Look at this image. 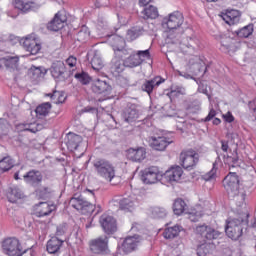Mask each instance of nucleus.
<instances>
[{"label":"nucleus","instance_id":"f257e3e1","mask_svg":"<svg viewBox=\"0 0 256 256\" xmlns=\"http://www.w3.org/2000/svg\"><path fill=\"white\" fill-rule=\"evenodd\" d=\"M183 14L179 11L174 12L169 15V18H165L162 22V26L164 29H168L169 32L165 38V45L169 47V45H179L181 44V34L176 32L181 25H183Z\"/></svg>","mask_w":256,"mask_h":256},{"label":"nucleus","instance_id":"f03ea898","mask_svg":"<svg viewBox=\"0 0 256 256\" xmlns=\"http://www.w3.org/2000/svg\"><path fill=\"white\" fill-rule=\"evenodd\" d=\"M195 232L196 235H199L201 239L205 242L198 245L196 249L197 256H206L209 253V244H207V241H215L217 239H221V237L223 236L222 232L205 224L198 225L195 229Z\"/></svg>","mask_w":256,"mask_h":256},{"label":"nucleus","instance_id":"7ed1b4c3","mask_svg":"<svg viewBox=\"0 0 256 256\" xmlns=\"http://www.w3.org/2000/svg\"><path fill=\"white\" fill-rule=\"evenodd\" d=\"M92 165L98 177H101L105 181H109V183L115 179L116 170L112 161L105 158H96L93 160Z\"/></svg>","mask_w":256,"mask_h":256},{"label":"nucleus","instance_id":"20e7f679","mask_svg":"<svg viewBox=\"0 0 256 256\" xmlns=\"http://www.w3.org/2000/svg\"><path fill=\"white\" fill-rule=\"evenodd\" d=\"M243 223H245L243 218H234L226 221L225 233L227 237L232 241H239L243 237Z\"/></svg>","mask_w":256,"mask_h":256},{"label":"nucleus","instance_id":"39448f33","mask_svg":"<svg viewBox=\"0 0 256 256\" xmlns=\"http://www.w3.org/2000/svg\"><path fill=\"white\" fill-rule=\"evenodd\" d=\"M199 158V153L192 148L180 153V163L186 171H193L199 164Z\"/></svg>","mask_w":256,"mask_h":256},{"label":"nucleus","instance_id":"423d86ee","mask_svg":"<svg viewBox=\"0 0 256 256\" xmlns=\"http://www.w3.org/2000/svg\"><path fill=\"white\" fill-rule=\"evenodd\" d=\"M89 247L94 255H109L111 253V250H109V236L103 235L90 240Z\"/></svg>","mask_w":256,"mask_h":256},{"label":"nucleus","instance_id":"0eeeda50","mask_svg":"<svg viewBox=\"0 0 256 256\" xmlns=\"http://www.w3.org/2000/svg\"><path fill=\"white\" fill-rule=\"evenodd\" d=\"M241 184V177L237 172H230L223 179V187L228 193L229 197H237L239 195V185Z\"/></svg>","mask_w":256,"mask_h":256},{"label":"nucleus","instance_id":"6e6552de","mask_svg":"<svg viewBox=\"0 0 256 256\" xmlns=\"http://www.w3.org/2000/svg\"><path fill=\"white\" fill-rule=\"evenodd\" d=\"M163 175L160 174L157 166H151L141 171V181L146 185L157 183Z\"/></svg>","mask_w":256,"mask_h":256},{"label":"nucleus","instance_id":"1a4fd4ad","mask_svg":"<svg viewBox=\"0 0 256 256\" xmlns=\"http://www.w3.org/2000/svg\"><path fill=\"white\" fill-rule=\"evenodd\" d=\"M50 73L56 81H67V78L69 77L67 66H65L63 61L53 62L50 67Z\"/></svg>","mask_w":256,"mask_h":256},{"label":"nucleus","instance_id":"9d476101","mask_svg":"<svg viewBox=\"0 0 256 256\" xmlns=\"http://www.w3.org/2000/svg\"><path fill=\"white\" fill-rule=\"evenodd\" d=\"M2 250L5 255L19 256L21 255V243L17 238L5 239L2 243Z\"/></svg>","mask_w":256,"mask_h":256},{"label":"nucleus","instance_id":"9b49d317","mask_svg":"<svg viewBox=\"0 0 256 256\" xmlns=\"http://www.w3.org/2000/svg\"><path fill=\"white\" fill-rule=\"evenodd\" d=\"M67 23V15L65 14V11H58L51 22L47 23V29L48 31H61L65 27V24Z\"/></svg>","mask_w":256,"mask_h":256},{"label":"nucleus","instance_id":"f8f14e48","mask_svg":"<svg viewBox=\"0 0 256 256\" xmlns=\"http://www.w3.org/2000/svg\"><path fill=\"white\" fill-rule=\"evenodd\" d=\"M23 179L29 187L39 189L41 183H43V174L39 170L32 169L23 176Z\"/></svg>","mask_w":256,"mask_h":256},{"label":"nucleus","instance_id":"ddd939ff","mask_svg":"<svg viewBox=\"0 0 256 256\" xmlns=\"http://www.w3.org/2000/svg\"><path fill=\"white\" fill-rule=\"evenodd\" d=\"M100 224L106 235L117 233V220L113 216L103 214L100 217Z\"/></svg>","mask_w":256,"mask_h":256},{"label":"nucleus","instance_id":"4468645a","mask_svg":"<svg viewBox=\"0 0 256 256\" xmlns=\"http://www.w3.org/2000/svg\"><path fill=\"white\" fill-rule=\"evenodd\" d=\"M171 143L173 142L165 136H151L149 138L150 147L154 151H165Z\"/></svg>","mask_w":256,"mask_h":256},{"label":"nucleus","instance_id":"2eb2a0df","mask_svg":"<svg viewBox=\"0 0 256 256\" xmlns=\"http://www.w3.org/2000/svg\"><path fill=\"white\" fill-rule=\"evenodd\" d=\"M91 90L96 95H110L113 87L106 80L97 79L92 82Z\"/></svg>","mask_w":256,"mask_h":256},{"label":"nucleus","instance_id":"dca6fc26","mask_svg":"<svg viewBox=\"0 0 256 256\" xmlns=\"http://www.w3.org/2000/svg\"><path fill=\"white\" fill-rule=\"evenodd\" d=\"M139 243H141V236H127L121 244V249L124 253H132V251L137 249Z\"/></svg>","mask_w":256,"mask_h":256},{"label":"nucleus","instance_id":"f3484780","mask_svg":"<svg viewBox=\"0 0 256 256\" xmlns=\"http://www.w3.org/2000/svg\"><path fill=\"white\" fill-rule=\"evenodd\" d=\"M55 211V205L40 202L34 206V215L37 217H49Z\"/></svg>","mask_w":256,"mask_h":256},{"label":"nucleus","instance_id":"a211bd4d","mask_svg":"<svg viewBox=\"0 0 256 256\" xmlns=\"http://www.w3.org/2000/svg\"><path fill=\"white\" fill-rule=\"evenodd\" d=\"M126 157L129 159V161H133L134 163H141L147 157V151H145V148H130L126 152Z\"/></svg>","mask_w":256,"mask_h":256},{"label":"nucleus","instance_id":"6ab92c4d","mask_svg":"<svg viewBox=\"0 0 256 256\" xmlns=\"http://www.w3.org/2000/svg\"><path fill=\"white\" fill-rule=\"evenodd\" d=\"M182 176L183 168H181V166L171 167L163 175L164 179H166L168 183H177V181L181 180Z\"/></svg>","mask_w":256,"mask_h":256},{"label":"nucleus","instance_id":"aec40b11","mask_svg":"<svg viewBox=\"0 0 256 256\" xmlns=\"http://www.w3.org/2000/svg\"><path fill=\"white\" fill-rule=\"evenodd\" d=\"M20 45H22V47H24V49L27 50L30 55H37V53L41 51V44L30 38H22Z\"/></svg>","mask_w":256,"mask_h":256},{"label":"nucleus","instance_id":"412c9836","mask_svg":"<svg viewBox=\"0 0 256 256\" xmlns=\"http://www.w3.org/2000/svg\"><path fill=\"white\" fill-rule=\"evenodd\" d=\"M88 57H92L90 65L94 71H101V69L105 67V63L103 62V58H101L99 51L93 50L89 52Z\"/></svg>","mask_w":256,"mask_h":256},{"label":"nucleus","instance_id":"4be33fe9","mask_svg":"<svg viewBox=\"0 0 256 256\" xmlns=\"http://www.w3.org/2000/svg\"><path fill=\"white\" fill-rule=\"evenodd\" d=\"M64 241L58 237H52L46 245V251L50 253V255H57L61 251V247H63Z\"/></svg>","mask_w":256,"mask_h":256},{"label":"nucleus","instance_id":"5701e85b","mask_svg":"<svg viewBox=\"0 0 256 256\" xmlns=\"http://www.w3.org/2000/svg\"><path fill=\"white\" fill-rule=\"evenodd\" d=\"M165 79L157 76L154 77L151 80H145V82L142 84V91H145L146 93H148V95H151L153 93V89L155 87H159V85H161V83H164Z\"/></svg>","mask_w":256,"mask_h":256},{"label":"nucleus","instance_id":"b1692460","mask_svg":"<svg viewBox=\"0 0 256 256\" xmlns=\"http://www.w3.org/2000/svg\"><path fill=\"white\" fill-rule=\"evenodd\" d=\"M125 61L122 59L114 58L111 61L110 72L114 77H119L123 71H125Z\"/></svg>","mask_w":256,"mask_h":256},{"label":"nucleus","instance_id":"393cba45","mask_svg":"<svg viewBox=\"0 0 256 256\" xmlns=\"http://www.w3.org/2000/svg\"><path fill=\"white\" fill-rule=\"evenodd\" d=\"M18 65L19 57L17 56H6L0 58V69H3L4 67L6 69H17Z\"/></svg>","mask_w":256,"mask_h":256},{"label":"nucleus","instance_id":"a878e982","mask_svg":"<svg viewBox=\"0 0 256 256\" xmlns=\"http://www.w3.org/2000/svg\"><path fill=\"white\" fill-rule=\"evenodd\" d=\"M7 199L10 203H17L19 199H25V193L18 187H10L7 193Z\"/></svg>","mask_w":256,"mask_h":256},{"label":"nucleus","instance_id":"bb28decb","mask_svg":"<svg viewBox=\"0 0 256 256\" xmlns=\"http://www.w3.org/2000/svg\"><path fill=\"white\" fill-rule=\"evenodd\" d=\"M81 143V136L73 133H69L67 136L66 146L71 152L77 151Z\"/></svg>","mask_w":256,"mask_h":256},{"label":"nucleus","instance_id":"cd10ccee","mask_svg":"<svg viewBox=\"0 0 256 256\" xmlns=\"http://www.w3.org/2000/svg\"><path fill=\"white\" fill-rule=\"evenodd\" d=\"M114 43L112 44V49L114 53H122L127 55V49H125V39L120 36H113Z\"/></svg>","mask_w":256,"mask_h":256},{"label":"nucleus","instance_id":"c85d7f7f","mask_svg":"<svg viewBox=\"0 0 256 256\" xmlns=\"http://www.w3.org/2000/svg\"><path fill=\"white\" fill-rule=\"evenodd\" d=\"M143 33H145L143 26H133L127 31L126 39L127 41H135V39H139Z\"/></svg>","mask_w":256,"mask_h":256},{"label":"nucleus","instance_id":"c756f323","mask_svg":"<svg viewBox=\"0 0 256 256\" xmlns=\"http://www.w3.org/2000/svg\"><path fill=\"white\" fill-rule=\"evenodd\" d=\"M14 5L15 8L22 11V13H28V11H33L35 3H33L31 0H15Z\"/></svg>","mask_w":256,"mask_h":256},{"label":"nucleus","instance_id":"7c9ffc66","mask_svg":"<svg viewBox=\"0 0 256 256\" xmlns=\"http://www.w3.org/2000/svg\"><path fill=\"white\" fill-rule=\"evenodd\" d=\"M14 5L15 8L22 11V13H28V11H33L35 3H33L31 0H15Z\"/></svg>","mask_w":256,"mask_h":256},{"label":"nucleus","instance_id":"2f4dec72","mask_svg":"<svg viewBox=\"0 0 256 256\" xmlns=\"http://www.w3.org/2000/svg\"><path fill=\"white\" fill-rule=\"evenodd\" d=\"M172 209L174 215H183V213L187 211V203H185V200H183V198H177L174 200Z\"/></svg>","mask_w":256,"mask_h":256},{"label":"nucleus","instance_id":"473e14b6","mask_svg":"<svg viewBox=\"0 0 256 256\" xmlns=\"http://www.w3.org/2000/svg\"><path fill=\"white\" fill-rule=\"evenodd\" d=\"M222 19L227 23V25H235L239 21V11L231 10L222 14Z\"/></svg>","mask_w":256,"mask_h":256},{"label":"nucleus","instance_id":"72a5a7b5","mask_svg":"<svg viewBox=\"0 0 256 256\" xmlns=\"http://www.w3.org/2000/svg\"><path fill=\"white\" fill-rule=\"evenodd\" d=\"M119 209L131 213L135 211V201H133L131 197L123 198L119 201Z\"/></svg>","mask_w":256,"mask_h":256},{"label":"nucleus","instance_id":"f704fd0d","mask_svg":"<svg viewBox=\"0 0 256 256\" xmlns=\"http://www.w3.org/2000/svg\"><path fill=\"white\" fill-rule=\"evenodd\" d=\"M142 19H157L159 17V10H157V7L150 5L148 8H145L141 12Z\"/></svg>","mask_w":256,"mask_h":256},{"label":"nucleus","instance_id":"c9c22d12","mask_svg":"<svg viewBox=\"0 0 256 256\" xmlns=\"http://www.w3.org/2000/svg\"><path fill=\"white\" fill-rule=\"evenodd\" d=\"M124 119L126 123H133V121H137V119H139V110H137L135 107L126 109Z\"/></svg>","mask_w":256,"mask_h":256},{"label":"nucleus","instance_id":"e433bc0d","mask_svg":"<svg viewBox=\"0 0 256 256\" xmlns=\"http://www.w3.org/2000/svg\"><path fill=\"white\" fill-rule=\"evenodd\" d=\"M150 215L152 219H165L167 217V209L159 206L152 207L150 208Z\"/></svg>","mask_w":256,"mask_h":256},{"label":"nucleus","instance_id":"4c0bfd02","mask_svg":"<svg viewBox=\"0 0 256 256\" xmlns=\"http://www.w3.org/2000/svg\"><path fill=\"white\" fill-rule=\"evenodd\" d=\"M29 75L32 79H34V81H37V79H41V77H45V75H47V69L41 66L32 67L29 70Z\"/></svg>","mask_w":256,"mask_h":256},{"label":"nucleus","instance_id":"58836bf2","mask_svg":"<svg viewBox=\"0 0 256 256\" xmlns=\"http://www.w3.org/2000/svg\"><path fill=\"white\" fill-rule=\"evenodd\" d=\"M179 233H181V226L175 225L173 227H168L163 232V236L165 239H175L178 237Z\"/></svg>","mask_w":256,"mask_h":256},{"label":"nucleus","instance_id":"ea45409f","mask_svg":"<svg viewBox=\"0 0 256 256\" xmlns=\"http://www.w3.org/2000/svg\"><path fill=\"white\" fill-rule=\"evenodd\" d=\"M51 103L50 102H45L40 104L39 106L36 107V115L38 117H47L49 115V111H51Z\"/></svg>","mask_w":256,"mask_h":256},{"label":"nucleus","instance_id":"a19ab883","mask_svg":"<svg viewBox=\"0 0 256 256\" xmlns=\"http://www.w3.org/2000/svg\"><path fill=\"white\" fill-rule=\"evenodd\" d=\"M126 67L133 69L134 67H139L141 65V58L137 54H132L128 58L124 59Z\"/></svg>","mask_w":256,"mask_h":256},{"label":"nucleus","instance_id":"79ce46f5","mask_svg":"<svg viewBox=\"0 0 256 256\" xmlns=\"http://www.w3.org/2000/svg\"><path fill=\"white\" fill-rule=\"evenodd\" d=\"M15 165L13 164V159L11 157H4L0 160V171L1 173H7V171H11Z\"/></svg>","mask_w":256,"mask_h":256},{"label":"nucleus","instance_id":"37998d69","mask_svg":"<svg viewBox=\"0 0 256 256\" xmlns=\"http://www.w3.org/2000/svg\"><path fill=\"white\" fill-rule=\"evenodd\" d=\"M186 109L190 113H197L201 110V102L198 99L188 100L186 101Z\"/></svg>","mask_w":256,"mask_h":256},{"label":"nucleus","instance_id":"c03bdc74","mask_svg":"<svg viewBox=\"0 0 256 256\" xmlns=\"http://www.w3.org/2000/svg\"><path fill=\"white\" fill-rule=\"evenodd\" d=\"M236 35L242 39H247V37L253 35V24H249L239 29L238 31H236Z\"/></svg>","mask_w":256,"mask_h":256},{"label":"nucleus","instance_id":"a18cd8bd","mask_svg":"<svg viewBox=\"0 0 256 256\" xmlns=\"http://www.w3.org/2000/svg\"><path fill=\"white\" fill-rule=\"evenodd\" d=\"M85 200L83 199V196L75 194L71 199H70V205L77 211H80V209H83V203Z\"/></svg>","mask_w":256,"mask_h":256},{"label":"nucleus","instance_id":"49530a36","mask_svg":"<svg viewBox=\"0 0 256 256\" xmlns=\"http://www.w3.org/2000/svg\"><path fill=\"white\" fill-rule=\"evenodd\" d=\"M89 35H90L89 28L84 25L78 31V33L76 35V39L80 43H85V41H87V39H89Z\"/></svg>","mask_w":256,"mask_h":256},{"label":"nucleus","instance_id":"de8ad7c7","mask_svg":"<svg viewBox=\"0 0 256 256\" xmlns=\"http://www.w3.org/2000/svg\"><path fill=\"white\" fill-rule=\"evenodd\" d=\"M74 77L81 85H89V83H91V76L85 71L77 72Z\"/></svg>","mask_w":256,"mask_h":256},{"label":"nucleus","instance_id":"09e8293b","mask_svg":"<svg viewBox=\"0 0 256 256\" xmlns=\"http://www.w3.org/2000/svg\"><path fill=\"white\" fill-rule=\"evenodd\" d=\"M82 215H91L95 211V206L90 202L84 200L82 208L79 210Z\"/></svg>","mask_w":256,"mask_h":256},{"label":"nucleus","instance_id":"8fccbe9b","mask_svg":"<svg viewBox=\"0 0 256 256\" xmlns=\"http://www.w3.org/2000/svg\"><path fill=\"white\" fill-rule=\"evenodd\" d=\"M36 195L39 199H49V195H51V188L49 187H42L36 189Z\"/></svg>","mask_w":256,"mask_h":256},{"label":"nucleus","instance_id":"3c124183","mask_svg":"<svg viewBox=\"0 0 256 256\" xmlns=\"http://www.w3.org/2000/svg\"><path fill=\"white\" fill-rule=\"evenodd\" d=\"M9 135V123L5 119H0V139Z\"/></svg>","mask_w":256,"mask_h":256},{"label":"nucleus","instance_id":"603ef678","mask_svg":"<svg viewBox=\"0 0 256 256\" xmlns=\"http://www.w3.org/2000/svg\"><path fill=\"white\" fill-rule=\"evenodd\" d=\"M179 95H185V88L180 86H175L171 88V91L168 93L170 99H175L179 97Z\"/></svg>","mask_w":256,"mask_h":256},{"label":"nucleus","instance_id":"864d4df0","mask_svg":"<svg viewBox=\"0 0 256 256\" xmlns=\"http://www.w3.org/2000/svg\"><path fill=\"white\" fill-rule=\"evenodd\" d=\"M180 45H184L188 49H192L194 51V49H196L197 46L199 45V40L195 37H190L187 43L181 40Z\"/></svg>","mask_w":256,"mask_h":256},{"label":"nucleus","instance_id":"5fc2aeb1","mask_svg":"<svg viewBox=\"0 0 256 256\" xmlns=\"http://www.w3.org/2000/svg\"><path fill=\"white\" fill-rule=\"evenodd\" d=\"M136 55L137 57H139L141 63H143V61L151 59V52L149 51V49L139 50L136 52Z\"/></svg>","mask_w":256,"mask_h":256},{"label":"nucleus","instance_id":"6e6d98bb","mask_svg":"<svg viewBox=\"0 0 256 256\" xmlns=\"http://www.w3.org/2000/svg\"><path fill=\"white\" fill-rule=\"evenodd\" d=\"M65 233H67V223H62L56 227V236L54 237H57L59 239V237H63Z\"/></svg>","mask_w":256,"mask_h":256},{"label":"nucleus","instance_id":"4d7b16f0","mask_svg":"<svg viewBox=\"0 0 256 256\" xmlns=\"http://www.w3.org/2000/svg\"><path fill=\"white\" fill-rule=\"evenodd\" d=\"M216 175H217V166L215 165V163H213V167H212L211 171H209L205 175V180L211 181Z\"/></svg>","mask_w":256,"mask_h":256},{"label":"nucleus","instance_id":"13d9d810","mask_svg":"<svg viewBox=\"0 0 256 256\" xmlns=\"http://www.w3.org/2000/svg\"><path fill=\"white\" fill-rule=\"evenodd\" d=\"M234 153H235V156L234 157L228 156L226 158V162L232 163V165H237V163H239V155L237 154V150H235Z\"/></svg>","mask_w":256,"mask_h":256},{"label":"nucleus","instance_id":"bf43d9fd","mask_svg":"<svg viewBox=\"0 0 256 256\" xmlns=\"http://www.w3.org/2000/svg\"><path fill=\"white\" fill-rule=\"evenodd\" d=\"M217 115V111H215V109H211L210 112L208 113L207 117L205 119H203L202 121H204V123H207L209 121H211L212 119H215Z\"/></svg>","mask_w":256,"mask_h":256},{"label":"nucleus","instance_id":"052dcab7","mask_svg":"<svg viewBox=\"0 0 256 256\" xmlns=\"http://www.w3.org/2000/svg\"><path fill=\"white\" fill-rule=\"evenodd\" d=\"M8 43H10V45H17V43L21 44V38L11 35L9 37Z\"/></svg>","mask_w":256,"mask_h":256},{"label":"nucleus","instance_id":"680f3d73","mask_svg":"<svg viewBox=\"0 0 256 256\" xmlns=\"http://www.w3.org/2000/svg\"><path fill=\"white\" fill-rule=\"evenodd\" d=\"M66 63L67 65H69V67H75V65H77V58L74 56H70L69 58H67Z\"/></svg>","mask_w":256,"mask_h":256},{"label":"nucleus","instance_id":"e2e57ef3","mask_svg":"<svg viewBox=\"0 0 256 256\" xmlns=\"http://www.w3.org/2000/svg\"><path fill=\"white\" fill-rule=\"evenodd\" d=\"M60 95H61V92L54 91L53 93L45 94V97H50L51 101H55V99H57V97H59Z\"/></svg>","mask_w":256,"mask_h":256},{"label":"nucleus","instance_id":"0e129e2a","mask_svg":"<svg viewBox=\"0 0 256 256\" xmlns=\"http://www.w3.org/2000/svg\"><path fill=\"white\" fill-rule=\"evenodd\" d=\"M226 123H233L235 121V117L231 112H227V114L224 116Z\"/></svg>","mask_w":256,"mask_h":256},{"label":"nucleus","instance_id":"69168bd1","mask_svg":"<svg viewBox=\"0 0 256 256\" xmlns=\"http://www.w3.org/2000/svg\"><path fill=\"white\" fill-rule=\"evenodd\" d=\"M97 111V108L92 106H86L82 110L83 113H97Z\"/></svg>","mask_w":256,"mask_h":256},{"label":"nucleus","instance_id":"338daca9","mask_svg":"<svg viewBox=\"0 0 256 256\" xmlns=\"http://www.w3.org/2000/svg\"><path fill=\"white\" fill-rule=\"evenodd\" d=\"M54 103H65V95L63 94V92H60V95L56 96Z\"/></svg>","mask_w":256,"mask_h":256},{"label":"nucleus","instance_id":"774afa93","mask_svg":"<svg viewBox=\"0 0 256 256\" xmlns=\"http://www.w3.org/2000/svg\"><path fill=\"white\" fill-rule=\"evenodd\" d=\"M221 149L224 153H227V151H229V142L221 140Z\"/></svg>","mask_w":256,"mask_h":256}]
</instances>
